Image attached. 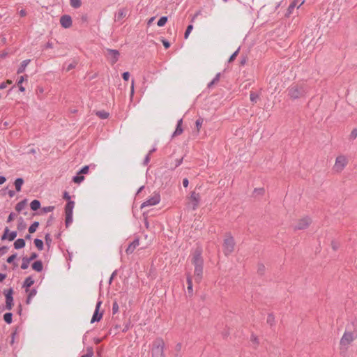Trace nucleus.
Returning <instances> with one entry per match:
<instances>
[{
	"label": "nucleus",
	"instance_id": "1",
	"mask_svg": "<svg viewBox=\"0 0 357 357\" xmlns=\"http://www.w3.org/2000/svg\"><path fill=\"white\" fill-rule=\"evenodd\" d=\"M192 264L195 266L194 276L195 282L199 283L203 276L204 260L202 257V250L197 248L192 254Z\"/></svg>",
	"mask_w": 357,
	"mask_h": 357
},
{
	"label": "nucleus",
	"instance_id": "2",
	"mask_svg": "<svg viewBox=\"0 0 357 357\" xmlns=\"http://www.w3.org/2000/svg\"><path fill=\"white\" fill-rule=\"evenodd\" d=\"M357 338L356 331H345L340 341L341 350H347L351 342Z\"/></svg>",
	"mask_w": 357,
	"mask_h": 357
},
{
	"label": "nucleus",
	"instance_id": "3",
	"mask_svg": "<svg viewBox=\"0 0 357 357\" xmlns=\"http://www.w3.org/2000/svg\"><path fill=\"white\" fill-rule=\"evenodd\" d=\"M222 247L223 252L226 256L231 255L234 252L235 241L234 237L231 235L230 233L226 234Z\"/></svg>",
	"mask_w": 357,
	"mask_h": 357
},
{
	"label": "nucleus",
	"instance_id": "4",
	"mask_svg": "<svg viewBox=\"0 0 357 357\" xmlns=\"http://www.w3.org/2000/svg\"><path fill=\"white\" fill-rule=\"evenodd\" d=\"M165 342L162 339H158L153 342L152 357H165Z\"/></svg>",
	"mask_w": 357,
	"mask_h": 357
},
{
	"label": "nucleus",
	"instance_id": "5",
	"mask_svg": "<svg viewBox=\"0 0 357 357\" xmlns=\"http://www.w3.org/2000/svg\"><path fill=\"white\" fill-rule=\"evenodd\" d=\"M75 206L73 201H68L65 206L66 226L68 227L73 222V212Z\"/></svg>",
	"mask_w": 357,
	"mask_h": 357
},
{
	"label": "nucleus",
	"instance_id": "6",
	"mask_svg": "<svg viewBox=\"0 0 357 357\" xmlns=\"http://www.w3.org/2000/svg\"><path fill=\"white\" fill-rule=\"evenodd\" d=\"M105 55L109 62L114 65L118 61L120 53L116 50L107 49L105 52Z\"/></svg>",
	"mask_w": 357,
	"mask_h": 357
},
{
	"label": "nucleus",
	"instance_id": "7",
	"mask_svg": "<svg viewBox=\"0 0 357 357\" xmlns=\"http://www.w3.org/2000/svg\"><path fill=\"white\" fill-rule=\"evenodd\" d=\"M347 163L348 160L347 158H336L333 170L337 173L341 172L347 165Z\"/></svg>",
	"mask_w": 357,
	"mask_h": 357
},
{
	"label": "nucleus",
	"instance_id": "8",
	"mask_svg": "<svg viewBox=\"0 0 357 357\" xmlns=\"http://www.w3.org/2000/svg\"><path fill=\"white\" fill-rule=\"evenodd\" d=\"M311 219L309 217H305L298 220L295 225L294 230H303L307 229L311 224Z\"/></svg>",
	"mask_w": 357,
	"mask_h": 357
},
{
	"label": "nucleus",
	"instance_id": "9",
	"mask_svg": "<svg viewBox=\"0 0 357 357\" xmlns=\"http://www.w3.org/2000/svg\"><path fill=\"white\" fill-rule=\"evenodd\" d=\"M13 289L10 288L5 291V297H6V306L5 309L8 310H10L13 308L14 305L13 303Z\"/></svg>",
	"mask_w": 357,
	"mask_h": 357
},
{
	"label": "nucleus",
	"instance_id": "10",
	"mask_svg": "<svg viewBox=\"0 0 357 357\" xmlns=\"http://www.w3.org/2000/svg\"><path fill=\"white\" fill-rule=\"evenodd\" d=\"M304 95V90L298 86H293L289 89V96L294 99L302 97Z\"/></svg>",
	"mask_w": 357,
	"mask_h": 357
},
{
	"label": "nucleus",
	"instance_id": "11",
	"mask_svg": "<svg viewBox=\"0 0 357 357\" xmlns=\"http://www.w3.org/2000/svg\"><path fill=\"white\" fill-rule=\"evenodd\" d=\"M101 304H102V301H99L97 302L96 305L95 312L93 314L92 319L91 320V323L99 321L102 319V312H99Z\"/></svg>",
	"mask_w": 357,
	"mask_h": 357
},
{
	"label": "nucleus",
	"instance_id": "12",
	"mask_svg": "<svg viewBox=\"0 0 357 357\" xmlns=\"http://www.w3.org/2000/svg\"><path fill=\"white\" fill-rule=\"evenodd\" d=\"M160 201V197L158 194L154 195L152 197L147 199L146 202H144L141 208H144L145 206H154L158 204Z\"/></svg>",
	"mask_w": 357,
	"mask_h": 357
},
{
	"label": "nucleus",
	"instance_id": "13",
	"mask_svg": "<svg viewBox=\"0 0 357 357\" xmlns=\"http://www.w3.org/2000/svg\"><path fill=\"white\" fill-rule=\"evenodd\" d=\"M190 200H191V208L193 211L196 210L199 206L200 201V195L199 193L195 192H192L190 195Z\"/></svg>",
	"mask_w": 357,
	"mask_h": 357
},
{
	"label": "nucleus",
	"instance_id": "14",
	"mask_svg": "<svg viewBox=\"0 0 357 357\" xmlns=\"http://www.w3.org/2000/svg\"><path fill=\"white\" fill-rule=\"evenodd\" d=\"M60 24L65 29L70 28L73 24L72 18L68 15H64L60 18Z\"/></svg>",
	"mask_w": 357,
	"mask_h": 357
},
{
	"label": "nucleus",
	"instance_id": "15",
	"mask_svg": "<svg viewBox=\"0 0 357 357\" xmlns=\"http://www.w3.org/2000/svg\"><path fill=\"white\" fill-rule=\"evenodd\" d=\"M17 236V231H11L9 233V229L6 227L4 233L1 236L2 240L8 239L10 241H13Z\"/></svg>",
	"mask_w": 357,
	"mask_h": 357
},
{
	"label": "nucleus",
	"instance_id": "16",
	"mask_svg": "<svg viewBox=\"0 0 357 357\" xmlns=\"http://www.w3.org/2000/svg\"><path fill=\"white\" fill-rule=\"evenodd\" d=\"M139 245V239H135L127 248L126 252L128 255H130L134 252L135 248Z\"/></svg>",
	"mask_w": 357,
	"mask_h": 357
},
{
	"label": "nucleus",
	"instance_id": "17",
	"mask_svg": "<svg viewBox=\"0 0 357 357\" xmlns=\"http://www.w3.org/2000/svg\"><path fill=\"white\" fill-rule=\"evenodd\" d=\"M186 280H187V284H188V287H187L188 292L190 296H192V294H193L192 280V276L190 273H187Z\"/></svg>",
	"mask_w": 357,
	"mask_h": 357
},
{
	"label": "nucleus",
	"instance_id": "18",
	"mask_svg": "<svg viewBox=\"0 0 357 357\" xmlns=\"http://www.w3.org/2000/svg\"><path fill=\"white\" fill-rule=\"evenodd\" d=\"M305 1V0H295L294 1H293L288 9L289 13H291L292 10L294 8L295 6H298V8H299L301 5H303Z\"/></svg>",
	"mask_w": 357,
	"mask_h": 357
},
{
	"label": "nucleus",
	"instance_id": "19",
	"mask_svg": "<svg viewBox=\"0 0 357 357\" xmlns=\"http://www.w3.org/2000/svg\"><path fill=\"white\" fill-rule=\"evenodd\" d=\"M32 268L37 272H41L43 269V265L41 261H36L32 264Z\"/></svg>",
	"mask_w": 357,
	"mask_h": 357
},
{
	"label": "nucleus",
	"instance_id": "20",
	"mask_svg": "<svg viewBox=\"0 0 357 357\" xmlns=\"http://www.w3.org/2000/svg\"><path fill=\"white\" fill-rule=\"evenodd\" d=\"M29 62H30V60H29V59H27V60H24V61H23L21 63V64H20V67L18 68L17 71V74H21V73H22L25 70V69H26V68L27 65L29 63Z\"/></svg>",
	"mask_w": 357,
	"mask_h": 357
},
{
	"label": "nucleus",
	"instance_id": "21",
	"mask_svg": "<svg viewBox=\"0 0 357 357\" xmlns=\"http://www.w3.org/2000/svg\"><path fill=\"white\" fill-rule=\"evenodd\" d=\"M25 246V241L23 238H18L14 243V248L17 250Z\"/></svg>",
	"mask_w": 357,
	"mask_h": 357
},
{
	"label": "nucleus",
	"instance_id": "22",
	"mask_svg": "<svg viewBox=\"0 0 357 357\" xmlns=\"http://www.w3.org/2000/svg\"><path fill=\"white\" fill-rule=\"evenodd\" d=\"M33 283H34L33 279L31 276H29L24 281L22 287H25V288H29L31 286H32L33 284Z\"/></svg>",
	"mask_w": 357,
	"mask_h": 357
},
{
	"label": "nucleus",
	"instance_id": "23",
	"mask_svg": "<svg viewBox=\"0 0 357 357\" xmlns=\"http://www.w3.org/2000/svg\"><path fill=\"white\" fill-rule=\"evenodd\" d=\"M23 183H24V180L22 178H17L15 181L14 184H15V189L17 192H20L21 190V188H22V185H23Z\"/></svg>",
	"mask_w": 357,
	"mask_h": 357
},
{
	"label": "nucleus",
	"instance_id": "24",
	"mask_svg": "<svg viewBox=\"0 0 357 357\" xmlns=\"http://www.w3.org/2000/svg\"><path fill=\"white\" fill-rule=\"evenodd\" d=\"M27 79V76H21L20 78H19V80L17 82V85L19 86V89L21 92H24L25 91V88L24 86H22V82L24 81V80H26Z\"/></svg>",
	"mask_w": 357,
	"mask_h": 357
},
{
	"label": "nucleus",
	"instance_id": "25",
	"mask_svg": "<svg viewBox=\"0 0 357 357\" xmlns=\"http://www.w3.org/2000/svg\"><path fill=\"white\" fill-rule=\"evenodd\" d=\"M26 199L24 200H22L21 202H20L19 203H17L15 206V210L17 211V212H21L26 206Z\"/></svg>",
	"mask_w": 357,
	"mask_h": 357
},
{
	"label": "nucleus",
	"instance_id": "26",
	"mask_svg": "<svg viewBox=\"0 0 357 357\" xmlns=\"http://www.w3.org/2000/svg\"><path fill=\"white\" fill-rule=\"evenodd\" d=\"M182 119H180L178 121V124H177V127H176V130L174 131V134H173V136H177V135H179L182 133L183 132V129L181 128V125H182Z\"/></svg>",
	"mask_w": 357,
	"mask_h": 357
},
{
	"label": "nucleus",
	"instance_id": "27",
	"mask_svg": "<svg viewBox=\"0 0 357 357\" xmlns=\"http://www.w3.org/2000/svg\"><path fill=\"white\" fill-rule=\"evenodd\" d=\"M182 161H183V158H181L179 159H176L174 160V162L172 163L171 162L170 164V166L169 167H167L169 169H174L176 167H177L178 166H179L181 163H182Z\"/></svg>",
	"mask_w": 357,
	"mask_h": 357
},
{
	"label": "nucleus",
	"instance_id": "28",
	"mask_svg": "<svg viewBox=\"0 0 357 357\" xmlns=\"http://www.w3.org/2000/svg\"><path fill=\"white\" fill-rule=\"evenodd\" d=\"M30 207L31 210L36 211L40 207V202L37 199L33 200L30 204Z\"/></svg>",
	"mask_w": 357,
	"mask_h": 357
},
{
	"label": "nucleus",
	"instance_id": "29",
	"mask_svg": "<svg viewBox=\"0 0 357 357\" xmlns=\"http://www.w3.org/2000/svg\"><path fill=\"white\" fill-rule=\"evenodd\" d=\"M84 180V176L82 174H78L73 178V181L75 183L79 184Z\"/></svg>",
	"mask_w": 357,
	"mask_h": 357
},
{
	"label": "nucleus",
	"instance_id": "30",
	"mask_svg": "<svg viewBox=\"0 0 357 357\" xmlns=\"http://www.w3.org/2000/svg\"><path fill=\"white\" fill-rule=\"evenodd\" d=\"M34 244L36 245V247L39 250H43V242L41 239H39V238H36L34 240Z\"/></svg>",
	"mask_w": 357,
	"mask_h": 357
},
{
	"label": "nucleus",
	"instance_id": "31",
	"mask_svg": "<svg viewBox=\"0 0 357 357\" xmlns=\"http://www.w3.org/2000/svg\"><path fill=\"white\" fill-rule=\"evenodd\" d=\"M30 262L31 261L27 259L26 257H23L21 268L23 270L26 269L29 267Z\"/></svg>",
	"mask_w": 357,
	"mask_h": 357
},
{
	"label": "nucleus",
	"instance_id": "32",
	"mask_svg": "<svg viewBox=\"0 0 357 357\" xmlns=\"http://www.w3.org/2000/svg\"><path fill=\"white\" fill-rule=\"evenodd\" d=\"M12 317H13V314L11 312H7V313H6L3 315L4 321L7 324H11V322H12Z\"/></svg>",
	"mask_w": 357,
	"mask_h": 357
},
{
	"label": "nucleus",
	"instance_id": "33",
	"mask_svg": "<svg viewBox=\"0 0 357 357\" xmlns=\"http://www.w3.org/2000/svg\"><path fill=\"white\" fill-rule=\"evenodd\" d=\"M39 225V222L36 221L31 224V225L29 228V233H33L36 231V229L38 228Z\"/></svg>",
	"mask_w": 357,
	"mask_h": 357
},
{
	"label": "nucleus",
	"instance_id": "34",
	"mask_svg": "<svg viewBox=\"0 0 357 357\" xmlns=\"http://www.w3.org/2000/svg\"><path fill=\"white\" fill-rule=\"evenodd\" d=\"M70 4L73 8H79L81 6V0H70Z\"/></svg>",
	"mask_w": 357,
	"mask_h": 357
},
{
	"label": "nucleus",
	"instance_id": "35",
	"mask_svg": "<svg viewBox=\"0 0 357 357\" xmlns=\"http://www.w3.org/2000/svg\"><path fill=\"white\" fill-rule=\"evenodd\" d=\"M96 114L102 119H105L109 117V113L105 111H99Z\"/></svg>",
	"mask_w": 357,
	"mask_h": 357
},
{
	"label": "nucleus",
	"instance_id": "36",
	"mask_svg": "<svg viewBox=\"0 0 357 357\" xmlns=\"http://www.w3.org/2000/svg\"><path fill=\"white\" fill-rule=\"evenodd\" d=\"M267 323L271 326H273L275 324V317L272 314H269L267 317Z\"/></svg>",
	"mask_w": 357,
	"mask_h": 357
},
{
	"label": "nucleus",
	"instance_id": "37",
	"mask_svg": "<svg viewBox=\"0 0 357 357\" xmlns=\"http://www.w3.org/2000/svg\"><path fill=\"white\" fill-rule=\"evenodd\" d=\"M93 349L91 347H89L86 349V354L82 356L81 357H93Z\"/></svg>",
	"mask_w": 357,
	"mask_h": 357
},
{
	"label": "nucleus",
	"instance_id": "38",
	"mask_svg": "<svg viewBox=\"0 0 357 357\" xmlns=\"http://www.w3.org/2000/svg\"><path fill=\"white\" fill-rule=\"evenodd\" d=\"M167 22V17H162L158 21V26H163Z\"/></svg>",
	"mask_w": 357,
	"mask_h": 357
},
{
	"label": "nucleus",
	"instance_id": "39",
	"mask_svg": "<svg viewBox=\"0 0 357 357\" xmlns=\"http://www.w3.org/2000/svg\"><path fill=\"white\" fill-rule=\"evenodd\" d=\"M192 29H193V26L192 24H190L188 26V27L185 30V34H184V37L185 39H187L189 37V35L190 34Z\"/></svg>",
	"mask_w": 357,
	"mask_h": 357
},
{
	"label": "nucleus",
	"instance_id": "40",
	"mask_svg": "<svg viewBox=\"0 0 357 357\" xmlns=\"http://www.w3.org/2000/svg\"><path fill=\"white\" fill-rule=\"evenodd\" d=\"M89 166L86 165L83 167L79 172L78 174H86L89 173Z\"/></svg>",
	"mask_w": 357,
	"mask_h": 357
},
{
	"label": "nucleus",
	"instance_id": "41",
	"mask_svg": "<svg viewBox=\"0 0 357 357\" xmlns=\"http://www.w3.org/2000/svg\"><path fill=\"white\" fill-rule=\"evenodd\" d=\"M356 137H357V129L354 128L349 134V139L351 140H354Z\"/></svg>",
	"mask_w": 357,
	"mask_h": 357
},
{
	"label": "nucleus",
	"instance_id": "42",
	"mask_svg": "<svg viewBox=\"0 0 357 357\" xmlns=\"http://www.w3.org/2000/svg\"><path fill=\"white\" fill-rule=\"evenodd\" d=\"M13 83L12 80L7 79L6 82H3L0 84V89H5L8 84H11Z\"/></svg>",
	"mask_w": 357,
	"mask_h": 357
},
{
	"label": "nucleus",
	"instance_id": "43",
	"mask_svg": "<svg viewBox=\"0 0 357 357\" xmlns=\"http://www.w3.org/2000/svg\"><path fill=\"white\" fill-rule=\"evenodd\" d=\"M45 239L46 244L50 247L51 242H52V238H51L50 234H45Z\"/></svg>",
	"mask_w": 357,
	"mask_h": 357
},
{
	"label": "nucleus",
	"instance_id": "44",
	"mask_svg": "<svg viewBox=\"0 0 357 357\" xmlns=\"http://www.w3.org/2000/svg\"><path fill=\"white\" fill-rule=\"evenodd\" d=\"M119 311V305L116 302H114L112 305V312L116 314Z\"/></svg>",
	"mask_w": 357,
	"mask_h": 357
},
{
	"label": "nucleus",
	"instance_id": "45",
	"mask_svg": "<svg viewBox=\"0 0 357 357\" xmlns=\"http://www.w3.org/2000/svg\"><path fill=\"white\" fill-rule=\"evenodd\" d=\"M54 209V206H46V207H43V211L45 213L51 212V211H52Z\"/></svg>",
	"mask_w": 357,
	"mask_h": 357
},
{
	"label": "nucleus",
	"instance_id": "46",
	"mask_svg": "<svg viewBox=\"0 0 357 357\" xmlns=\"http://www.w3.org/2000/svg\"><path fill=\"white\" fill-rule=\"evenodd\" d=\"M258 96L257 94H255V93H251L250 95V100L253 102H257V99Z\"/></svg>",
	"mask_w": 357,
	"mask_h": 357
},
{
	"label": "nucleus",
	"instance_id": "47",
	"mask_svg": "<svg viewBox=\"0 0 357 357\" xmlns=\"http://www.w3.org/2000/svg\"><path fill=\"white\" fill-rule=\"evenodd\" d=\"M20 221H21V222H19V224H18V225H17V229H18L19 230H20V229H24V228L26 227V225L24 224V222H23V220H22V218H20Z\"/></svg>",
	"mask_w": 357,
	"mask_h": 357
},
{
	"label": "nucleus",
	"instance_id": "48",
	"mask_svg": "<svg viewBox=\"0 0 357 357\" xmlns=\"http://www.w3.org/2000/svg\"><path fill=\"white\" fill-rule=\"evenodd\" d=\"M16 257H17V254L12 255L9 257H8V259L6 260L7 262L9 264L12 263L14 261V259L16 258Z\"/></svg>",
	"mask_w": 357,
	"mask_h": 357
},
{
	"label": "nucleus",
	"instance_id": "49",
	"mask_svg": "<svg viewBox=\"0 0 357 357\" xmlns=\"http://www.w3.org/2000/svg\"><path fill=\"white\" fill-rule=\"evenodd\" d=\"M38 257V254L36 253V252H32L30 255L29 257H27V259L31 261L33 260H34L35 259H36Z\"/></svg>",
	"mask_w": 357,
	"mask_h": 357
},
{
	"label": "nucleus",
	"instance_id": "50",
	"mask_svg": "<svg viewBox=\"0 0 357 357\" xmlns=\"http://www.w3.org/2000/svg\"><path fill=\"white\" fill-rule=\"evenodd\" d=\"M36 290L35 289H33L29 291L28 296H29V298H33V296H36Z\"/></svg>",
	"mask_w": 357,
	"mask_h": 357
},
{
	"label": "nucleus",
	"instance_id": "51",
	"mask_svg": "<svg viewBox=\"0 0 357 357\" xmlns=\"http://www.w3.org/2000/svg\"><path fill=\"white\" fill-rule=\"evenodd\" d=\"M123 79L126 81H128L130 77V74L128 72H125L122 75Z\"/></svg>",
	"mask_w": 357,
	"mask_h": 357
},
{
	"label": "nucleus",
	"instance_id": "52",
	"mask_svg": "<svg viewBox=\"0 0 357 357\" xmlns=\"http://www.w3.org/2000/svg\"><path fill=\"white\" fill-rule=\"evenodd\" d=\"M15 216V213H10V215H8V217L7 222H10L13 221V220L14 219Z\"/></svg>",
	"mask_w": 357,
	"mask_h": 357
},
{
	"label": "nucleus",
	"instance_id": "53",
	"mask_svg": "<svg viewBox=\"0 0 357 357\" xmlns=\"http://www.w3.org/2000/svg\"><path fill=\"white\" fill-rule=\"evenodd\" d=\"M181 349H182V344L181 343H178L176 344V345L175 346V350L179 353L181 351Z\"/></svg>",
	"mask_w": 357,
	"mask_h": 357
},
{
	"label": "nucleus",
	"instance_id": "54",
	"mask_svg": "<svg viewBox=\"0 0 357 357\" xmlns=\"http://www.w3.org/2000/svg\"><path fill=\"white\" fill-rule=\"evenodd\" d=\"M162 44H163V45L165 46V47L166 49H167V48H169V46H170V43H169L168 41H167V40H165L162 39Z\"/></svg>",
	"mask_w": 357,
	"mask_h": 357
},
{
	"label": "nucleus",
	"instance_id": "55",
	"mask_svg": "<svg viewBox=\"0 0 357 357\" xmlns=\"http://www.w3.org/2000/svg\"><path fill=\"white\" fill-rule=\"evenodd\" d=\"M63 197V199H65L68 201H71L70 196L69 195L68 192H64Z\"/></svg>",
	"mask_w": 357,
	"mask_h": 357
},
{
	"label": "nucleus",
	"instance_id": "56",
	"mask_svg": "<svg viewBox=\"0 0 357 357\" xmlns=\"http://www.w3.org/2000/svg\"><path fill=\"white\" fill-rule=\"evenodd\" d=\"M202 120H199V119L197 120L196 126H197L198 132L199 131V129H200V127L202 126Z\"/></svg>",
	"mask_w": 357,
	"mask_h": 357
},
{
	"label": "nucleus",
	"instance_id": "57",
	"mask_svg": "<svg viewBox=\"0 0 357 357\" xmlns=\"http://www.w3.org/2000/svg\"><path fill=\"white\" fill-rule=\"evenodd\" d=\"M133 94H134V80H132L131 87H130V96H131V98L133 96Z\"/></svg>",
	"mask_w": 357,
	"mask_h": 357
},
{
	"label": "nucleus",
	"instance_id": "58",
	"mask_svg": "<svg viewBox=\"0 0 357 357\" xmlns=\"http://www.w3.org/2000/svg\"><path fill=\"white\" fill-rule=\"evenodd\" d=\"M238 54V51L235 52L229 58V61L231 62L236 56Z\"/></svg>",
	"mask_w": 357,
	"mask_h": 357
},
{
	"label": "nucleus",
	"instance_id": "59",
	"mask_svg": "<svg viewBox=\"0 0 357 357\" xmlns=\"http://www.w3.org/2000/svg\"><path fill=\"white\" fill-rule=\"evenodd\" d=\"M6 250H7V247H6V246H3V247L0 248V253L1 255L4 254L6 252Z\"/></svg>",
	"mask_w": 357,
	"mask_h": 357
},
{
	"label": "nucleus",
	"instance_id": "60",
	"mask_svg": "<svg viewBox=\"0 0 357 357\" xmlns=\"http://www.w3.org/2000/svg\"><path fill=\"white\" fill-rule=\"evenodd\" d=\"M188 183H189V182H188V178H184V179L183 180V186H184L185 188H187V187L188 186Z\"/></svg>",
	"mask_w": 357,
	"mask_h": 357
},
{
	"label": "nucleus",
	"instance_id": "61",
	"mask_svg": "<svg viewBox=\"0 0 357 357\" xmlns=\"http://www.w3.org/2000/svg\"><path fill=\"white\" fill-rule=\"evenodd\" d=\"M219 79V75H217L216 77L208 84V86H212L215 82H218Z\"/></svg>",
	"mask_w": 357,
	"mask_h": 357
},
{
	"label": "nucleus",
	"instance_id": "62",
	"mask_svg": "<svg viewBox=\"0 0 357 357\" xmlns=\"http://www.w3.org/2000/svg\"><path fill=\"white\" fill-rule=\"evenodd\" d=\"M126 15V13L124 10H120L119 12V17H123Z\"/></svg>",
	"mask_w": 357,
	"mask_h": 357
},
{
	"label": "nucleus",
	"instance_id": "63",
	"mask_svg": "<svg viewBox=\"0 0 357 357\" xmlns=\"http://www.w3.org/2000/svg\"><path fill=\"white\" fill-rule=\"evenodd\" d=\"M6 177L3 176H0V185L6 182Z\"/></svg>",
	"mask_w": 357,
	"mask_h": 357
},
{
	"label": "nucleus",
	"instance_id": "64",
	"mask_svg": "<svg viewBox=\"0 0 357 357\" xmlns=\"http://www.w3.org/2000/svg\"><path fill=\"white\" fill-rule=\"evenodd\" d=\"M6 277V274L0 273V282H2Z\"/></svg>",
	"mask_w": 357,
	"mask_h": 357
}]
</instances>
